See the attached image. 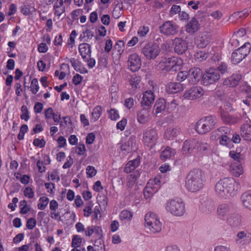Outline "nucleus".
<instances>
[{"instance_id": "obj_1", "label": "nucleus", "mask_w": 251, "mask_h": 251, "mask_svg": "<svg viewBox=\"0 0 251 251\" xmlns=\"http://www.w3.org/2000/svg\"><path fill=\"white\" fill-rule=\"evenodd\" d=\"M239 189V183L232 177L221 179L215 185V191L217 196L226 199L237 195Z\"/></svg>"}, {"instance_id": "obj_2", "label": "nucleus", "mask_w": 251, "mask_h": 251, "mask_svg": "<svg viewBox=\"0 0 251 251\" xmlns=\"http://www.w3.org/2000/svg\"><path fill=\"white\" fill-rule=\"evenodd\" d=\"M205 182L204 173L199 169H193L187 175L185 186L189 191L195 192L202 189Z\"/></svg>"}, {"instance_id": "obj_3", "label": "nucleus", "mask_w": 251, "mask_h": 251, "mask_svg": "<svg viewBox=\"0 0 251 251\" xmlns=\"http://www.w3.org/2000/svg\"><path fill=\"white\" fill-rule=\"evenodd\" d=\"M165 209L168 212L176 216H181L185 212V204L179 198L168 200L166 203Z\"/></svg>"}, {"instance_id": "obj_4", "label": "nucleus", "mask_w": 251, "mask_h": 251, "mask_svg": "<svg viewBox=\"0 0 251 251\" xmlns=\"http://www.w3.org/2000/svg\"><path fill=\"white\" fill-rule=\"evenodd\" d=\"M182 60L177 57H171L163 59L157 66V69L161 71H176L179 69Z\"/></svg>"}, {"instance_id": "obj_5", "label": "nucleus", "mask_w": 251, "mask_h": 251, "mask_svg": "<svg viewBox=\"0 0 251 251\" xmlns=\"http://www.w3.org/2000/svg\"><path fill=\"white\" fill-rule=\"evenodd\" d=\"M217 123L215 116L204 117L198 121L196 125V130L199 134H205L214 128Z\"/></svg>"}, {"instance_id": "obj_6", "label": "nucleus", "mask_w": 251, "mask_h": 251, "mask_svg": "<svg viewBox=\"0 0 251 251\" xmlns=\"http://www.w3.org/2000/svg\"><path fill=\"white\" fill-rule=\"evenodd\" d=\"M251 45L250 43H245L242 47L234 50L231 55V61L237 64L245 58L250 52Z\"/></svg>"}, {"instance_id": "obj_7", "label": "nucleus", "mask_w": 251, "mask_h": 251, "mask_svg": "<svg viewBox=\"0 0 251 251\" xmlns=\"http://www.w3.org/2000/svg\"><path fill=\"white\" fill-rule=\"evenodd\" d=\"M220 78L218 70L214 68H211L205 71L202 75V81L204 85L208 86L217 82Z\"/></svg>"}, {"instance_id": "obj_8", "label": "nucleus", "mask_w": 251, "mask_h": 251, "mask_svg": "<svg viewBox=\"0 0 251 251\" xmlns=\"http://www.w3.org/2000/svg\"><path fill=\"white\" fill-rule=\"evenodd\" d=\"M160 48L155 43H148L142 49V53L148 59H155L159 54Z\"/></svg>"}, {"instance_id": "obj_9", "label": "nucleus", "mask_w": 251, "mask_h": 251, "mask_svg": "<svg viewBox=\"0 0 251 251\" xmlns=\"http://www.w3.org/2000/svg\"><path fill=\"white\" fill-rule=\"evenodd\" d=\"M143 138L144 144L146 146L152 148L157 142L158 139L157 133L153 129H147L143 133Z\"/></svg>"}, {"instance_id": "obj_10", "label": "nucleus", "mask_w": 251, "mask_h": 251, "mask_svg": "<svg viewBox=\"0 0 251 251\" xmlns=\"http://www.w3.org/2000/svg\"><path fill=\"white\" fill-rule=\"evenodd\" d=\"M160 32L167 35H174L178 32V26L173 21H167L160 27Z\"/></svg>"}, {"instance_id": "obj_11", "label": "nucleus", "mask_w": 251, "mask_h": 251, "mask_svg": "<svg viewBox=\"0 0 251 251\" xmlns=\"http://www.w3.org/2000/svg\"><path fill=\"white\" fill-rule=\"evenodd\" d=\"M204 93V91L201 87H193L184 93L183 97L188 100H193L201 97Z\"/></svg>"}, {"instance_id": "obj_12", "label": "nucleus", "mask_w": 251, "mask_h": 251, "mask_svg": "<svg viewBox=\"0 0 251 251\" xmlns=\"http://www.w3.org/2000/svg\"><path fill=\"white\" fill-rule=\"evenodd\" d=\"M154 100V96L151 91H147L143 94L142 100L141 101V107L143 109L150 110L151 104Z\"/></svg>"}, {"instance_id": "obj_13", "label": "nucleus", "mask_w": 251, "mask_h": 251, "mask_svg": "<svg viewBox=\"0 0 251 251\" xmlns=\"http://www.w3.org/2000/svg\"><path fill=\"white\" fill-rule=\"evenodd\" d=\"M174 50L178 54L184 53L188 49V44L186 41L180 38H176L174 41Z\"/></svg>"}, {"instance_id": "obj_14", "label": "nucleus", "mask_w": 251, "mask_h": 251, "mask_svg": "<svg viewBox=\"0 0 251 251\" xmlns=\"http://www.w3.org/2000/svg\"><path fill=\"white\" fill-rule=\"evenodd\" d=\"M188 73V80L191 84L197 83L200 80L201 75V70L197 67L190 69Z\"/></svg>"}, {"instance_id": "obj_15", "label": "nucleus", "mask_w": 251, "mask_h": 251, "mask_svg": "<svg viewBox=\"0 0 251 251\" xmlns=\"http://www.w3.org/2000/svg\"><path fill=\"white\" fill-rule=\"evenodd\" d=\"M128 65L131 71H138L141 66V61L139 56L136 53L130 55L128 59Z\"/></svg>"}, {"instance_id": "obj_16", "label": "nucleus", "mask_w": 251, "mask_h": 251, "mask_svg": "<svg viewBox=\"0 0 251 251\" xmlns=\"http://www.w3.org/2000/svg\"><path fill=\"white\" fill-rule=\"evenodd\" d=\"M197 144L198 141L196 139L186 140L183 143L182 149L183 153L187 154L193 152L195 150H197Z\"/></svg>"}, {"instance_id": "obj_17", "label": "nucleus", "mask_w": 251, "mask_h": 251, "mask_svg": "<svg viewBox=\"0 0 251 251\" xmlns=\"http://www.w3.org/2000/svg\"><path fill=\"white\" fill-rule=\"evenodd\" d=\"M186 31L190 34H194L200 28V24L198 21L193 17L185 26Z\"/></svg>"}, {"instance_id": "obj_18", "label": "nucleus", "mask_w": 251, "mask_h": 251, "mask_svg": "<svg viewBox=\"0 0 251 251\" xmlns=\"http://www.w3.org/2000/svg\"><path fill=\"white\" fill-rule=\"evenodd\" d=\"M226 221L228 225L230 226L233 227H238L242 224V217L239 214H233L227 218Z\"/></svg>"}, {"instance_id": "obj_19", "label": "nucleus", "mask_w": 251, "mask_h": 251, "mask_svg": "<svg viewBox=\"0 0 251 251\" xmlns=\"http://www.w3.org/2000/svg\"><path fill=\"white\" fill-rule=\"evenodd\" d=\"M166 102L164 99L160 98L156 100L154 105L153 112L156 116H158V114L165 111L166 109Z\"/></svg>"}, {"instance_id": "obj_20", "label": "nucleus", "mask_w": 251, "mask_h": 251, "mask_svg": "<svg viewBox=\"0 0 251 251\" xmlns=\"http://www.w3.org/2000/svg\"><path fill=\"white\" fill-rule=\"evenodd\" d=\"M250 239V234L247 231H242L237 233L236 241L238 244L244 245L249 243Z\"/></svg>"}, {"instance_id": "obj_21", "label": "nucleus", "mask_w": 251, "mask_h": 251, "mask_svg": "<svg viewBox=\"0 0 251 251\" xmlns=\"http://www.w3.org/2000/svg\"><path fill=\"white\" fill-rule=\"evenodd\" d=\"M241 79V75L240 74L233 75L232 76L226 79L223 84L225 85L231 87H234L239 84V82Z\"/></svg>"}, {"instance_id": "obj_22", "label": "nucleus", "mask_w": 251, "mask_h": 251, "mask_svg": "<svg viewBox=\"0 0 251 251\" xmlns=\"http://www.w3.org/2000/svg\"><path fill=\"white\" fill-rule=\"evenodd\" d=\"M240 134L244 140L251 141V125L249 124H243L240 127Z\"/></svg>"}, {"instance_id": "obj_23", "label": "nucleus", "mask_w": 251, "mask_h": 251, "mask_svg": "<svg viewBox=\"0 0 251 251\" xmlns=\"http://www.w3.org/2000/svg\"><path fill=\"white\" fill-rule=\"evenodd\" d=\"M229 170L231 174L236 177H239L243 173V169L241 163L234 162L231 163Z\"/></svg>"}, {"instance_id": "obj_24", "label": "nucleus", "mask_w": 251, "mask_h": 251, "mask_svg": "<svg viewBox=\"0 0 251 251\" xmlns=\"http://www.w3.org/2000/svg\"><path fill=\"white\" fill-rule=\"evenodd\" d=\"M183 90L182 84L178 82L169 83L166 87V91L169 93L175 94Z\"/></svg>"}, {"instance_id": "obj_25", "label": "nucleus", "mask_w": 251, "mask_h": 251, "mask_svg": "<svg viewBox=\"0 0 251 251\" xmlns=\"http://www.w3.org/2000/svg\"><path fill=\"white\" fill-rule=\"evenodd\" d=\"M231 210L230 205L226 203L220 204L217 209V213L219 217H224L227 215Z\"/></svg>"}, {"instance_id": "obj_26", "label": "nucleus", "mask_w": 251, "mask_h": 251, "mask_svg": "<svg viewBox=\"0 0 251 251\" xmlns=\"http://www.w3.org/2000/svg\"><path fill=\"white\" fill-rule=\"evenodd\" d=\"M78 50L83 59H87V56L91 55V47L87 43H82L80 44Z\"/></svg>"}, {"instance_id": "obj_27", "label": "nucleus", "mask_w": 251, "mask_h": 251, "mask_svg": "<svg viewBox=\"0 0 251 251\" xmlns=\"http://www.w3.org/2000/svg\"><path fill=\"white\" fill-rule=\"evenodd\" d=\"M70 61L71 63L72 66L76 71L79 72L81 74L88 73V70L82 65L81 63L76 60L75 58H71Z\"/></svg>"}, {"instance_id": "obj_28", "label": "nucleus", "mask_w": 251, "mask_h": 251, "mask_svg": "<svg viewBox=\"0 0 251 251\" xmlns=\"http://www.w3.org/2000/svg\"><path fill=\"white\" fill-rule=\"evenodd\" d=\"M243 205L251 210V191L244 193L241 197Z\"/></svg>"}, {"instance_id": "obj_29", "label": "nucleus", "mask_w": 251, "mask_h": 251, "mask_svg": "<svg viewBox=\"0 0 251 251\" xmlns=\"http://www.w3.org/2000/svg\"><path fill=\"white\" fill-rule=\"evenodd\" d=\"M150 110L142 108L137 114V120L141 124L146 123L149 120Z\"/></svg>"}, {"instance_id": "obj_30", "label": "nucleus", "mask_w": 251, "mask_h": 251, "mask_svg": "<svg viewBox=\"0 0 251 251\" xmlns=\"http://www.w3.org/2000/svg\"><path fill=\"white\" fill-rule=\"evenodd\" d=\"M176 153V151L175 149H172L169 147H167L165 150L161 152L160 159L163 161H165L174 156Z\"/></svg>"}, {"instance_id": "obj_31", "label": "nucleus", "mask_w": 251, "mask_h": 251, "mask_svg": "<svg viewBox=\"0 0 251 251\" xmlns=\"http://www.w3.org/2000/svg\"><path fill=\"white\" fill-rule=\"evenodd\" d=\"M146 227H148L151 231L153 233H157L160 232L162 229V223L159 221V219L155 220L154 222H151Z\"/></svg>"}, {"instance_id": "obj_32", "label": "nucleus", "mask_w": 251, "mask_h": 251, "mask_svg": "<svg viewBox=\"0 0 251 251\" xmlns=\"http://www.w3.org/2000/svg\"><path fill=\"white\" fill-rule=\"evenodd\" d=\"M139 162V160L137 159L129 161L126 165L124 172L126 173H130L138 166Z\"/></svg>"}, {"instance_id": "obj_33", "label": "nucleus", "mask_w": 251, "mask_h": 251, "mask_svg": "<svg viewBox=\"0 0 251 251\" xmlns=\"http://www.w3.org/2000/svg\"><path fill=\"white\" fill-rule=\"evenodd\" d=\"M229 135L225 134L220 135V144L230 148L232 145L231 144V138L228 136Z\"/></svg>"}, {"instance_id": "obj_34", "label": "nucleus", "mask_w": 251, "mask_h": 251, "mask_svg": "<svg viewBox=\"0 0 251 251\" xmlns=\"http://www.w3.org/2000/svg\"><path fill=\"white\" fill-rule=\"evenodd\" d=\"M179 128L177 127H170L167 128L165 132V135L167 138L170 139L172 137L177 136L179 133Z\"/></svg>"}, {"instance_id": "obj_35", "label": "nucleus", "mask_w": 251, "mask_h": 251, "mask_svg": "<svg viewBox=\"0 0 251 251\" xmlns=\"http://www.w3.org/2000/svg\"><path fill=\"white\" fill-rule=\"evenodd\" d=\"M133 141V140L130 137L126 142L121 145V150L127 152L131 151H132Z\"/></svg>"}, {"instance_id": "obj_36", "label": "nucleus", "mask_w": 251, "mask_h": 251, "mask_svg": "<svg viewBox=\"0 0 251 251\" xmlns=\"http://www.w3.org/2000/svg\"><path fill=\"white\" fill-rule=\"evenodd\" d=\"M141 81V78L139 76L134 75H132L129 79V84L132 86V88L136 89L139 87V83Z\"/></svg>"}, {"instance_id": "obj_37", "label": "nucleus", "mask_w": 251, "mask_h": 251, "mask_svg": "<svg viewBox=\"0 0 251 251\" xmlns=\"http://www.w3.org/2000/svg\"><path fill=\"white\" fill-rule=\"evenodd\" d=\"M203 210L206 213H210L214 210V203L211 200L205 201L202 204Z\"/></svg>"}, {"instance_id": "obj_38", "label": "nucleus", "mask_w": 251, "mask_h": 251, "mask_svg": "<svg viewBox=\"0 0 251 251\" xmlns=\"http://www.w3.org/2000/svg\"><path fill=\"white\" fill-rule=\"evenodd\" d=\"M158 219L155 214L152 212H148L145 216V226L148 225L151 222H154L155 220Z\"/></svg>"}, {"instance_id": "obj_39", "label": "nucleus", "mask_w": 251, "mask_h": 251, "mask_svg": "<svg viewBox=\"0 0 251 251\" xmlns=\"http://www.w3.org/2000/svg\"><path fill=\"white\" fill-rule=\"evenodd\" d=\"M132 217V213L127 210H124L122 211L119 216L121 220H126L127 221H131Z\"/></svg>"}, {"instance_id": "obj_40", "label": "nucleus", "mask_w": 251, "mask_h": 251, "mask_svg": "<svg viewBox=\"0 0 251 251\" xmlns=\"http://www.w3.org/2000/svg\"><path fill=\"white\" fill-rule=\"evenodd\" d=\"M102 107L100 106H97L95 107L92 113V119L95 122L100 117L102 113Z\"/></svg>"}, {"instance_id": "obj_41", "label": "nucleus", "mask_w": 251, "mask_h": 251, "mask_svg": "<svg viewBox=\"0 0 251 251\" xmlns=\"http://www.w3.org/2000/svg\"><path fill=\"white\" fill-rule=\"evenodd\" d=\"M210 43V38L206 35L202 36L198 40V46L203 48L207 46Z\"/></svg>"}, {"instance_id": "obj_42", "label": "nucleus", "mask_w": 251, "mask_h": 251, "mask_svg": "<svg viewBox=\"0 0 251 251\" xmlns=\"http://www.w3.org/2000/svg\"><path fill=\"white\" fill-rule=\"evenodd\" d=\"M229 155L235 161V162L241 163V161L243 160V158L241 157V154L234 151H230Z\"/></svg>"}, {"instance_id": "obj_43", "label": "nucleus", "mask_w": 251, "mask_h": 251, "mask_svg": "<svg viewBox=\"0 0 251 251\" xmlns=\"http://www.w3.org/2000/svg\"><path fill=\"white\" fill-rule=\"evenodd\" d=\"M39 202L38 204V208L40 210H44L48 205L49 199L46 197H42L39 199Z\"/></svg>"}, {"instance_id": "obj_44", "label": "nucleus", "mask_w": 251, "mask_h": 251, "mask_svg": "<svg viewBox=\"0 0 251 251\" xmlns=\"http://www.w3.org/2000/svg\"><path fill=\"white\" fill-rule=\"evenodd\" d=\"M75 152L79 155L86 156V148L84 144H79L78 146L75 148Z\"/></svg>"}, {"instance_id": "obj_45", "label": "nucleus", "mask_w": 251, "mask_h": 251, "mask_svg": "<svg viewBox=\"0 0 251 251\" xmlns=\"http://www.w3.org/2000/svg\"><path fill=\"white\" fill-rule=\"evenodd\" d=\"M239 89L241 92L247 94V97L251 99V87L247 84H243L240 86Z\"/></svg>"}, {"instance_id": "obj_46", "label": "nucleus", "mask_w": 251, "mask_h": 251, "mask_svg": "<svg viewBox=\"0 0 251 251\" xmlns=\"http://www.w3.org/2000/svg\"><path fill=\"white\" fill-rule=\"evenodd\" d=\"M82 242V238L78 235H74L72 241V247L77 248L80 246Z\"/></svg>"}, {"instance_id": "obj_47", "label": "nucleus", "mask_w": 251, "mask_h": 251, "mask_svg": "<svg viewBox=\"0 0 251 251\" xmlns=\"http://www.w3.org/2000/svg\"><path fill=\"white\" fill-rule=\"evenodd\" d=\"M197 151H207L210 148L209 145L206 143L199 142L198 141V144L196 145Z\"/></svg>"}, {"instance_id": "obj_48", "label": "nucleus", "mask_w": 251, "mask_h": 251, "mask_svg": "<svg viewBox=\"0 0 251 251\" xmlns=\"http://www.w3.org/2000/svg\"><path fill=\"white\" fill-rule=\"evenodd\" d=\"M31 91L33 94H36L39 90L38 81L37 78L32 80L30 85Z\"/></svg>"}, {"instance_id": "obj_49", "label": "nucleus", "mask_w": 251, "mask_h": 251, "mask_svg": "<svg viewBox=\"0 0 251 251\" xmlns=\"http://www.w3.org/2000/svg\"><path fill=\"white\" fill-rule=\"evenodd\" d=\"M109 114V118L111 120L116 121L119 118V115L118 110L114 108H111L108 111Z\"/></svg>"}, {"instance_id": "obj_50", "label": "nucleus", "mask_w": 251, "mask_h": 251, "mask_svg": "<svg viewBox=\"0 0 251 251\" xmlns=\"http://www.w3.org/2000/svg\"><path fill=\"white\" fill-rule=\"evenodd\" d=\"M28 129V126L26 125H23L20 127V132L18 135V139L19 140H23L24 138V135Z\"/></svg>"}, {"instance_id": "obj_51", "label": "nucleus", "mask_w": 251, "mask_h": 251, "mask_svg": "<svg viewBox=\"0 0 251 251\" xmlns=\"http://www.w3.org/2000/svg\"><path fill=\"white\" fill-rule=\"evenodd\" d=\"M115 50H117L119 54H121L124 50V43L123 41L119 40L114 46Z\"/></svg>"}, {"instance_id": "obj_52", "label": "nucleus", "mask_w": 251, "mask_h": 251, "mask_svg": "<svg viewBox=\"0 0 251 251\" xmlns=\"http://www.w3.org/2000/svg\"><path fill=\"white\" fill-rule=\"evenodd\" d=\"M36 226V221L35 218H31L27 220L26 226L28 229H32Z\"/></svg>"}, {"instance_id": "obj_53", "label": "nucleus", "mask_w": 251, "mask_h": 251, "mask_svg": "<svg viewBox=\"0 0 251 251\" xmlns=\"http://www.w3.org/2000/svg\"><path fill=\"white\" fill-rule=\"evenodd\" d=\"M149 31L148 26L145 25L140 26L138 30V34L141 37L145 36Z\"/></svg>"}, {"instance_id": "obj_54", "label": "nucleus", "mask_w": 251, "mask_h": 251, "mask_svg": "<svg viewBox=\"0 0 251 251\" xmlns=\"http://www.w3.org/2000/svg\"><path fill=\"white\" fill-rule=\"evenodd\" d=\"M93 204L91 202H89L87 204L85 208L83 209L84 215L85 217H89L92 213V208Z\"/></svg>"}, {"instance_id": "obj_55", "label": "nucleus", "mask_w": 251, "mask_h": 251, "mask_svg": "<svg viewBox=\"0 0 251 251\" xmlns=\"http://www.w3.org/2000/svg\"><path fill=\"white\" fill-rule=\"evenodd\" d=\"M96 173L97 171L94 167L91 166H87L86 168V173L88 177H92L95 176Z\"/></svg>"}, {"instance_id": "obj_56", "label": "nucleus", "mask_w": 251, "mask_h": 251, "mask_svg": "<svg viewBox=\"0 0 251 251\" xmlns=\"http://www.w3.org/2000/svg\"><path fill=\"white\" fill-rule=\"evenodd\" d=\"M24 192V195L25 197H27L29 199H32L34 197V191H33V189L29 187H27L25 188Z\"/></svg>"}, {"instance_id": "obj_57", "label": "nucleus", "mask_w": 251, "mask_h": 251, "mask_svg": "<svg viewBox=\"0 0 251 251\" xmlns=\"http://www.w3.org/2000/svg\"><path fill=\"white\" fill-rule=\"evenodd\" d=\"M218 135L220 136L222 134L230 135V130L227 127L222 126L218 129Z\"/></svg>"}, {"instance_id": "obj_58", "label": "nucleus", "mask_w": 251, "mask_h": 251, "mask_svg": "<svg viewBox=\"0 0 251 251\" xmlns=\"http://www.w3.org/2000/svg\"><path fill=\"white\" fill-rule=\"evenodd\" d=\"M127 123V120L125 118H123L121 121L118 122L116 125V127L118 129H120L123 131L125 129V126Z\"/></svg>"}, {"instance_id": "obj_59", "label": "nucleus", "mask_w": 251, "mask_h": 251, "mask_svg": "<svg viewBox=\"0 0 251 251\" xmlns=\"http://www.w3.org/2000/svg\"><path fill=\"white\" fill-rule=\"evenodd\" d=\"M33 144L35 146L43 148L45 146L46 141L43 139L40 140L38 138H36L34 140Z\"/></svg>"}, {"instance_id": "obj_60", "label": "nucleus", "mask_w": 251, "mask_h": 251, "mask_svg": "<svg viewBox=\"0 0 251 251\" xmlns=\"http://www.w3.org/2000/svg\"><path fill=\"white\" fill-rule=\"evenodd\" d=\"M83 60L88 63V66L90 68H93L96 64L95 60L91 57V55L87 56V59H83Z\"/></svg>"}, {"instance_id": "obj_61", "label": "nucleus", "mask_w": 251, "mask_h": 251, "mask_svg": "<svg viewBox=\"0 0 251 251\" xmlns=\"http://www.w3.org/2000/svg\"><path fill=\"white\" fill-rule=\"evenodd\" d=\"M186 78H188L187 72H180L177 74V80L178 81H182Z\"/></svg>"}, {"instance_id": "obj_62", "label": "nucleus", "mask_w": 251, "mask_h": 251, "mask_svg": "<svg viewBox=\"0 0 251 251\" xmlns=\"http://www.w3.org/2000/svg\"><path fill=\"white\" fill-rule=\"evenodd\" d=\"M181 11V8L180 6L179 5H173L170 11V13L171 15H175L177 13H178Z\"/></svg>"}, {"instance_id": "obj_63", "label": "nucleus", "mask_w": 251, "mask_h": 251, "mask_svg": "<svg viewBox=\"0 0 251 251\" xmlns=\"http://www.w3.org/2000/svg\"><path fill=\"white\" fill-rule=\"evenodd\" d=\"M94 233L95 234V237L99 238L102 237V231L100 226H95V228H94Z\"/></svg>"}, {"instance_id": "obj_64", "label": "nucleus", "mask_w": 251, "mask_h": 251, "mask_svg": "<svg viewBox=\"0 0 251 251\" xmlns=\"http://www.w3.org/2000/svg\"><path fill=\"white\" fill-rule=\"evenodd\" d=\"M95 139V135L93 133H89L86 138V143L88 145L92 144Z\"/></svg>"}]
</instances>
